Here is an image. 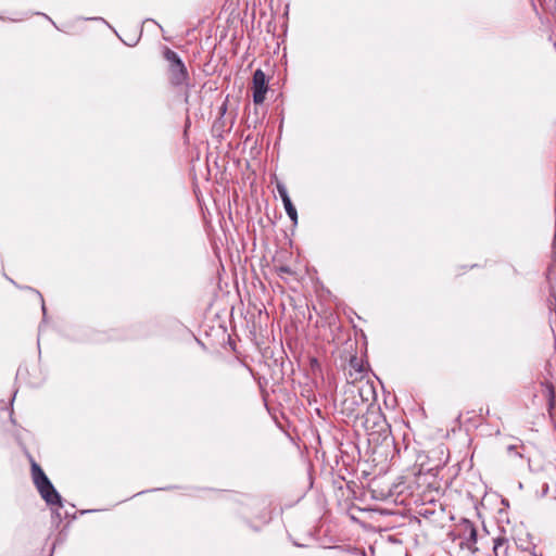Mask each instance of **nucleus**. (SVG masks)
Segmentation results:
<instances>
[{"label": "nucleus", "instance_id": "nucleus-6", "mask_svg": "<svg viewBox=\"0 0 556 556\" xmlns=\"http://www.w3.org/2000/svg\"><path fill=\"white\" fill-rule=\"evenodd\" d=\"M502 548H503V553H505L507 549V539L500 536L494 540L493 549H494V553L496 556H500Z\"/></svg>", "mask_w": 556, "mask_h": 556}, {"label": "nucleus", "instance_id": "nucleus-9", "mask_svg": "<svg viewBox=\"0 0 556 556\" xmlns=\"http://www.w3.org/2000/svg\"><path fill=\"white\" fill-rule=\"evenodd\" d=\"M547 389H548L549 394L553 395L554 394V387L552 384H548Z\"/></svg>", "mask_w": 556, "mask_h": 556}, {"label": "nucleus", "instance_id": "nucleus-1", "mask_svg": "<svg viewBox=\"0 0 556 556\" xmlns=\"http://www.w3.org/2000/svg\"><path fill=\"white\" fill-rule=\"evenodd\" d=\"M31 477L33 481L40 493L41 497L49 505H62V500L60 494L54 489L51 481L48 479L41 467L33 462L31 463Z\"/></svg>", "mask_w": 556, "mask_h": 556}, {"label": "nucleus", "instance_id": "nucleus-2", "mask_svg": "<svg viewBox=\"0 0 556 556\" xmlns=\"http://www.w3.org/2000/svg\"><path fill=\"white\" fill-rule=\"evenodd\" d=\"M163 56L169 63L168 72L170 84L173 86L187 84L189 75L180 56L169 48L164 49Z\"/></svg>", "mask_w": 556, "mask_h": 556}, {"label": "nucleus", "instance_id": "nucleus-8", "mask_svg": "<svg viewBox=\"0 0 556 556\" xmlns=\"http://www.w3.org/2000/svg\"><path fill=\"white\" fill-rule=\"evenodd\" d=\"M277 191L282 202L290 199L288 190L285 185L277 184Z\"/></svg>", "mask_w": 556, "mask_h": 556}, {"label": "nucleus", "instance_id": "nucleus-4", "mask_svg": "<svg viewBox=\"0 0 556 556\" xmlns=\"http://www.w3.org/2000/svg\"><path fill=\"white\" fill-rule=\"evenodd\" d=\"M252 90H253V102L255 104L264 103L266 99V92L268 90L266 75L262 70H256L253 74L252 79Z\"/></svg>", "mask_w": 556, "mask_h": 556}, {"label": "nucleus", "instance_id": "nucleus-7", "mask_svg": "<svg viewBox=\"0 0 556 556\" xmlns=\"http://www.w3.org/2000/svg\"><path fill=\"white\" fill-rule=\"evenodd\" d=\"M275 270L277 273V275L287 281V278L286 276H293L295 273L292 270L291 267L289 266H286V265H281V266H276L275 267Z\"/></svg>", "mask_w": 556, "mask_h": 556}, {"label": "nucleus", "instance_id": "nucleus-3", "mask_svg": "<svg viewBox=\"0 0 556 556\" xmlns=\"http://www.w3.org/2000/svg\"><path fill=\"white\" fill-rule=\"evenodd\" d=\"M459 546L460 548H467L471 553H476L478 551L477 544V529L475 525L468 520L463 519L459 523Z\"/></svg>", "mask_w": 556, "mask_h": 556}, {"label": "nucleus", "instance_id": "nucleus-10", "mask_svg": "<svg viewBox=\"0 0 556 556\" xmlns=\"http://www.w3.org/2000/svg\"><path fill=\"white\" fill-rule=\"evenodd\" d=\"M42 312H43V314L46 313V306H45V304H42Z\"/></svg>", "mask_w": 556, "mask_h": 556}, {"label": "nucleus", "instance_id": "nucleus-5", "mask_svg": "<svg viewBox=\"0 0 556 556\" xmlns=\"http://www.w3.org/2000/svg\"><path fill=\"white\" fill-rule=\"evenodd\" d=\"M282 203H283V206H285L287 215L290 217V219L294 224H296V222H298V213H296V210H295L294 205L292 204L291 199H288V200L283 201Z\"/></svg>", "mask_w": 556, "mask_h": 556}]
</instances>
